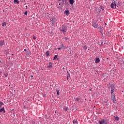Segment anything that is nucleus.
<instances>
[{
	"label": "nucleus",
	"mask_w": 124,
	"mask_h": 124,
	"mask_svg": "<svg viewBox=\"0 0 124 124\" xmlns=\"http://www.w3.org/2000/svg\"><path fill=\"white\" fill-rule=\"evenodd\" d=\"M27 7H28V6H26V8H27Z\"/></svg>",
	"instance_id": "49530a36"
},
{
	"label": "nucleus",
	"mask_w": 124,
	"mask_h": 124,
	"mask_svg": "<svg viewBox=\"0 0 124 124\" xmlns=\"http://www.w3.org/2000/svg\"><path fill=\"white\" fill-rule=\"evenodd\" d=\"M27 54L28 55V56H30V55H31V51L30 50H28L27 52Z\"/></svg>",
	"instance_id": "b1692460"
},
{
	"label": "nucleus",
	"mask_w": 124,
	"mask_h": 124,
	"mask_svg": "<svg viewBox=\"0 0 124 124\" xmlns=\"http://www.w3.org/2000/svg\"><path fill=\"white\" fill-rule=\"evenodd\" d=\"M111 100L113 101V103H116V97L113 93H111Z\"/></svg>",
	"instance_id": "f03ea898"
},
{
	"label": "nucleus",
	"mask_w": 124,
	"mask_h": 124,
	"mask_svg": "<svg viewBox=\"0 0 124 124\" xmlns=\"http://www.w3.org/2000/svg\"><path fill=\"white\" fill-rule=\"evenodd\" d=\"M100 44V43H99L98 45H99Z\"/></svg>",
	"instance_id": "5fc2aeb1"
},
{
	"label": "nucleus",
	"mask_w": 124,
	"mask_h": 124,
	"mask_svg": "<svg viewBox=\"0 0 124 124\" xmlns=\"http://www.w3.org/2000/svg\"><path fill=\"white\" fill-rule=\"evenodd\" d=\"M66 30H67V25L64 24L62 26V29L61 30V31L63 32H66Z\"/></svg>",
	"instance_id": "f257e3e1"
},
{
	"label": "nucleus",
	"mask_w": 124,
	"mask_h": 124,
	"mask_svg": "<svg viewBox=\"0 0 124 124\" xmlns=\"http://www.w3.org/2000/svg\"><path fill=\"white\" fill-rule=\"evenodd\" d=\"M83 49H85V50H87V46H83Z\"/></svg>",
	"instance_id": "393cba45"
},
{
	"label": "nucleus",
	"mask_w": 124,
	"mask_h": 124,
	"mask_svg": "<svg viewBox=\"0 0 124 124\" xmlns=\"http://www.w3.org/2000/svg\"><path fill=\"white\" fill-rule=\"evenodd\" d=\"M61 49H62L61 47L58 48V50H61Z\"/></svg>",
	"instance_id": "f704fd0d"
},
{
	"label": "nucleus",
	"mask_w": 124,
	"mask_h": 124,
	"mask_svg": "<svg viewBox=\"0 0 124 124\" xmlns=\"http://www.w3.org/2000/svg\"><path fill=\"white\" fill-rule=\"evenodd\" d=\"M64 109L65 111H67V108H65Z\"/></svg>",
	"instance_id": "473e14b6"
},
{
	"label": "nucleus",
	"mask_w": 124,
	"mask_h": 124,
	"mask_svg": "<svg viewBox=\"0 0 124 124\" xmlns=\"http://www.w3.org/2000/svg\"><path fill=\"white\" fill-rule=\"evenodd\" d=\"M55 113H57V111H55Z\"/></svg>",
	"instance_id": "603ef678"
},
{
	"label": "nucleus",
	"mask_w": 124,
	"mask_h": 124,
	"mask_svg": "<svg viewBox=\"0 0 124 124\" xmlns=\"http://www.w3.org/2000/svg\"><path fill=\"white\" fill-rule=\"evenodd\" d=\"M24 14H25V15L27 16L28 15V11L25 12Z\"/></svg>",
	"instance_id": "c85d7f7f"
},
{
	"label": "nucleus",
	"mask_w": 124,
	"mask_h": 124,
	"mask_svg": "<svg viewBox=\"0 0 124 124\" xmlns=\"http://www.w3.org/2000/svg\"><path fill=\"white\" fill-rule=\"evenodd\" d=\"M12 56H14V54H12Z\"/></svg>",
	"instance_id": "de8ad7c7"
},
{
	"label": "nucleus",
	"mask_w": 124,
	"mask_h": 124,
	"mask_svg": "<svg viewBox=\"0 0 124 124\" xmlns=\"http://www.w3.org/2000/svg\"><path fill=\"white\" fill-rule=\"evenodd\" d=\"M24 51H27V49H24Z\"/></svg>",
	"instance_id": "a18cd8bd"
},
{
	"label": "nucleus",
	"mask_w": 124,
	"mask_h": 124,
	"mask_svg": "<svg viewBox=\"0 0 124 124\" xmlns=\"http://www.w3.org/2000/svg\"><path fill=\"white\" fill-rule=\"evenodd\" d=\"M105 123H108V124H109V122L108 121H106V120H105Z\"/></svg>",
	"instance_id": "c9c22d12"
},
{
	"label": "nucleus",
	"mask_w": 124,
	"mask_h": 124,
	"mask_svg": "<svg viewBox=\"0 0 124 124\" xmlns=\"http://www.w3.org/2000/svg\"><path fill=\"white\" fill-rule=\"evenodd\" d=\"M102 44H103V42H101V45H102Z\"/></svg>",
	"instance_id": "58836bf2"
},
{
	"label": "nucleus",
	"mask_w": 124,
	"mask_h": 124,
	"mask_svg": "<svg viewBox=\"0 0 124 124\" xmlns=\"http://www.w3.org/2000/svg\"><path fill=\"white\" fill-rule=\"evenodd\" d=\"M4 76H5V77H7L8 75L7 74H4Z\"/></svg>",
	"instance_id": "72a5a7b5"
},
{
	"label": "nucleus",
	"mask_w": 124,
	"mask_h": 124,
	"mask_svg": "<svg viewBox=\"0 0 124 124\" xmlns=\"http://www.w3.org/2000/svg\"><path fill=\"white\" fill-rule=\"evenodd\" d=\"M57 58H58V55H55L54 56V58H53V60L55 61V60H56Z\"/></svg>",
	"instance_id": "5701e85b"
},
{
	"label": "nucleus",
	"mask_w": 124,
	"mask_h": 124,
	"mask_svg": "<svg viewBox=\"0 0 124 124\" xmlns=\"http://www.w3.org/2000/svg\"><path fill=\"white\" fill-rule=\"evenodd\" d=\"M2 26L3 27H4V26H6V23H5V22L2 23Z\"/></svg>",
	"instance_id": "4be33fe9"
},
{
	"label": "nucleus",
	"mask_w": 124,
	"mask_h": 124,
	"mask_svg": "<svg viewBox=\"0 0 124 124\" xmlns=\"http://www.w3.org/2000/svg\"><path fill=\"white\" fill-rule=\"evenodd\" d=\"M33 39H34V40H35V39H36V38L35 37V36H33Z\"/></svg>",
	"instance_id": "c756f323"
},
{
	"label": "nucleus",
	"mask_w": 124,
	"mask_h": 124,
	"mask_svg": "<svg viewBox=\"0 0 124 124\" xmlns=\"http://www.w3.org/2000/svg\"><path fill=\"white\" fill-rule=\"evenodd\" d=\"M58 0V1H61V0Z\"/></svg>",
	"instance_id": "37998d69"
},
{
	"label": "nucleus",
	"mask_w": 124,
	"mask_h": 124,
	"mask_svg": "<svg viewBox=\"0 0 124 124\" xmlns=\"http://www.w3.org/2000/svg\"><path fill=\"white\" fill-rule=\"evenodd\" d=\"M114 120H115V121H116V122H118V120H119V117H118V116L115 117L114 116Z\"/></svg>",
	"instance_id": "6ab92c4d"
},
{
	"label": "nucleus",
	"mask_w": 124,
	"mask_h": 124,
	"mask_svg": "<svg viewBox=\"0 0 124 124\" xmlns=\"http://www.w3.org/2000/svg\"><path fill=\"white\" fill-rule=\"evenodd\" d=\"M52 65H53V63L51 62H49V65L47 66L48 68H51Z\"/></svg>",
	"instance_id": "9d476101"
},
{
	"label": "nucleus",
	"mask_w": 124,
	"mask_h": 124,
	"mask_svg": "<svg viewBox=\"0 0 124 124\" xmlns=\"http://www.w3.org/2000/svg\"><path fill=\"white\" fill-rule=\"evenodd\" d=\"M21 2H23V1H21Z\"/></svg>",
	"instance_id": "6e6d98bb"
},
{
	"label": "nucleus",
	"mask_w": 124,
	"mask_h": 124,
	"mask_svg": "<svg viewBox=\"0 0 124 124\" xmlns=\"http://www.w3.org/2000/svg\"><path fill=\"white\" fill-rule=\"evenodd\" d=\"M100 44V43H99L98 45H99Z\"/></svg>",
	"instance_id": "864d4df0"
},
{
	"label": "nucleus",
	"mask_w": 124,
	"mask_h": 124,
	"mask_svg": "<svg viewBox=\"0 0 124 124\" xmlns=\"http://www.w3.org/2000/svg\"><path fill=\"white\" fill-rule=\"evenodd\" d=\"M115 4H116V6L117 7H120V6H121V2H119L118 1H115Z\"/></svg>",
	"instance_id": "423d86ee"
},
{
	"label": "nucleus",
	"mask_w": 124,
	"mask_h": 124,
	"mask_svg": "<svg viewBox=\"0 0 124 124\" xmlns=\"http://www.w3.org/2000/svg\"><path fill=\"white\" fill-rule=\"evenodd\" d=\"M52 24H53V25H54V24H55V22H54V21L53 22V21H52Z\"/></svg>",
	"instance_id": "4c0bfd02"
},
{
	"label": "nucleus",
	"mask_w": 124,
	"mask_h": 124,
	"mask_svg": "<svg viewBox=\"0 0 124 124\" xmlns=\"http://www.w3.org/2000/svg\"><path fill=\"white\" fill-rule=\"evenodd\" d=\"M107 124L108 123H105V120L103 119L102 121H99V124Z\"/></svg>",
	"instance_id": "0eeeda50"
},
{
	"label": "nucleus",
	"mask_w": 124,
	"mask_h": 124,
	"mask_svg": "<svg viewBox=\"0 0 124 124\" xmlns=\"http://www.w3.org/2000/svg\"><path fill=\"white\" fill-rule=\"evenodd\" d=\"M67 73H68V72H69L68 71H67Z\"/></svg>",
	"instance_id": "09e8293b"
},
{
	"label": "nucleus",
	"mask_w": 124,
	"mask_h": 124,
	"mask_svg": "<svg viewBox=\"0 0 124 124\" xmlns=\"http://www.w3.org/2000/svg\"><path fill=\"white\" fill-rule=\"evenodd\" d=\"M73 124H77V120H74L73 121Z\"/></svg>",
	"instance_id": "412c9836"
},
{
	"label": "nucleus",
	"mask_w": 124,
	"mask_h": 124,
	"mask_svg": "<svg viewBox=\"0 0 124 124\" xmlns=\"http://www.w3.org/2000/svg\"><path fill=\"white\" fill-rule=\"evenodd\" d=\"M99 8V10H103V7L101 6Z\"/></svg>",
	"instance_id": "a878e982"
},
{
	"label": "nucleus",
	"mask_w": 124,
	"mask_h": 124,
	"mask_svg": "<svg viewBox=\"0 0 124 124\" xmlns=\"http://www.w3.org/2000/svg\"><path fill=\"white\" fill-rule=\"evenodd\" d=\"M31 77L32 78L33 77V76H31Z\"/></svg>",
	"instance_id": "79ce46f5"
},
{
	"label": "nucleus",
	"mask_w": 124,
	"mask_h": 124,
	"mask_svg": "<svg viewBox=\"0 0 124 124\" xmlns=\"http://www.w3.org/2000/svg\"><path fill=\"white\" fill-rule=\"evenodd\" d=\"M14 2H15V3H16H16L17 4H19V0H14Z\"/></svg>",
	"instance_id": "aec40b11"
},
{
	"label": "nucleus",
	"mask_w": 124,
	"mask_h": 124,
	"mask_svg": "<svg viewBox=\"0 0 124 124\" xmlns=\"http://www.w3.org/2000/svg\"><path fill=\"white\" fill-rule=\"evenodd\" d=\"M59 5H61V3H59Z\"/></svg>",
	"instance_id": "8fccbe9b"
},
{
	"label": "nucleus",
	"mask_w": 124,
	"mask_h": 124,
	"mask_svg": "<svg viewBox=\"0 0 124 124\" xmlns=\"http://www.w3.org/2000/svg\"><path fill=\"white\" fill-rule=\"evenodd\" d=\"M75 101H78V102L81 101V99L79 98H77Z\"/></svg>",
	"instance_id": "dca6fc26"
},
{
	"label": "nucleus",
	"mask_w": 124,
	"mask_h": 124,
	"mask_svg": "<svg viewBox=\"0 0 124 124\" xmlns=\"http://www.w3.org/2000/svg\"><path fill=\"white\" fill-rule=\"evenodd\" d=\"M56 92H57V95H59L60 93H59V90H56Z\"/></svg>",
	"instance_id": "bb28decb"
},
{
	"label": "nucleus",
	"mask_w": 124,
	"mask_h": 124,
	"mask_svg": "<svg viewBox=\"0 0 124 124\" xmlns=\"http://www.w3.org/2000/svg\"><path fill=\"white\" fill-rule=\"evenodd\" d=\"M46 54L47 57H49L50 56V53H49L48 51H46Z\"/></svg>",
	"instance_id": "f3484780"
},
{
	"label": "nucleus",
	"mask_w": 124,
	"mask_h": 124,
	"mask_svg": "<svg viewBox=\"0 0 124 124\" xmlns=\"http://www.w3.org/2000/svg\"><path fill=\"white\" fill-rule=\"evenodd\" d=\"M3 111L4 112V108H1L0 109V113H1V112H3Z\"/></svg>",
	"instance_id": "a211bd4d"
},
{
	"label": "nucleus",
	"mask_w": 124,
	"mask_h": 124,
	"mask_svg": "<svg viewBox=\"0 0 124 124\" xmlns=\"http://www.w3.org/2000/svg\"><path fill=\"white\" fill-rule=\"evenodd\" d=\"M64 13L65 14V15H67V16H68V15H69V11L67 10V11H64Z\"/></svg>",
	"instance_id": "ddd939ff"
},
{
	"label": "nucleus",
	"mask_w": 124,
	"mask_h": 124,
	"mask_svg": "<svg viewBox=\"0 0 124 124\" xmlns=\"http://www.w3.org/2000/svg\"><path fill=\"white\" fill-rule=\"evenodd\" d=\"M3 45H4V41H0V46H2Z\"/></svg>",
	"instance_id": "9b49d317"
},
{
	"label": "nucleus",
	"mask_w": 124,
	"mask_h": 124,
	"mask_svg": "<svg viewBox=\"0 0 124 124\" xmlns=\"http://www.w3.org/2000/svg\"><path fill=\"white\" fill-rule=\"evenodd\" d=\"M4 108V105L3 103L0 102V108Z\"/></svg>",
	"instance_id": "1a4fd4ad"
},
{
	"label": "nucleus",
	"mask_w": 124,
	"mask_h": 124,
	"mask_svg": "<svg viewBox=\"0 0 124 124\" xmlns=\"http://www.w3.org/2000/svg\"><path fill=\"white\" fill-rule=\"evenodd\" d=\"M70 78V74L68 73V75H67V79H68V78Z\"/></svg>",
	"instance_id": "cd10ccee"
},
{
	"label": "nucleus",
	"mask_w": 124,
	"mask_h": 124,
	"mask_svg": "<svg viewBox=\"0 0 124 124\" xmlns=\"http://www.w3.org/2000/svg\"><path fill=\"white\" fill-rule=\"evenodd\" d=\"M65 39L66 40H67V37H65Z\"/></svg>",
	"instance_id": "a19ab883"
},
{
	"label": "nucleus",
	"mask_w": 124,
	"mask_h": 124,
	"mask_svg": "<svg viewBox=\"0 0 124 124\" xmlns=\"http://www.w3.org/2000/svg\"><path fill=\"white\" fill-rule=\"evenodd\" d=\"M93 27H94V28H95L96 29L97 28V24H96V23H95V22H94L93 24Z\"/></svg>",
	"instance_id": "f8f14e48"
},
{
	"label": "nucleus",
	"mask_w": 124,
	"mask_h": 124,
	"mask_svg": "<svg viewBox=\"0 0 124 124\" xmlns=\"http://www.w3.org/2000/svg\"><path fill=\"white\" fill-rule=\"evenodd\" d=\"M95 60H96L95 61V63H98V62H100V60L99 59V58H96Z\"/></svg>",
	"instance_id": "6e6552de"
},
{
	"label": "nucleus",
	"mask_w": 124,
	"mask_h": 124,
	"mask_svg": "<svg viewBox=\"0 0 124 124\" xmlns=\"http://www.w3.org/2000/svg\"><path fill=\"white\" fill-rule=\"evenodd\" d=\"M2 73V72H1V71H0V76L1 75V74Z\"/></svg>",
	"instance_id": "e433bc0d"
},
{
	"label": "nucleus",
	"mask_w": 124,
	"mask_h": 124,
	"mask_svg": "<svg viewBox=\"0 0 124 124\" xmlns=\"http://www.w3.org/2000/svg\"><path fill=\"white\" fill-rule=\"evenodd\" d=\"M90 91H92V89H90Z\"/></svg>",
	"instance_id": "3c124183"
},
{
	"label": "nucleus",
	"mask_w": 124,
	"mask_h": 124,
	"mask_svg": "<svg viewBox=\"0 0 124 124\" xmlns=\"http://www.w3.org/2000/svg\"><path fill=\"white\" fill-rule=\"evenodd\" d=\"M0 63H1V61H0Z\"/></svg>",
	"instance_id": "c03bdc74"
},
{
	"label": "nucleus",
	"mask_w": 124,
	"mask_h": 124,
	"mask_svg": "<svg viewBox=\"0 0 124 124\" xmlns=\"http://www.w3.org/2000/svg\"><path fill=\"white\" fill-rule=\"evenodd\" d=\"M32 124H35V122H34V121H32Z\"/></svg>",
	"instance_id": "2f4dec72"
},
{
	"label": "nucleus",
	"mask_w": 124,
	"mask_h": 124,
	"mask_svg": "<svg viewBox=\"0 0 124 124\" xmlns=\"http://www.w3.org/2000/svg\"><path fill=\"white\" fill-rule=\"evenodd\" d=\"M56 19L54 18H51V21H53V20H55Z\"/></svg>",
	"instance_id": "7c9ffc66"
},
{
	"label": "nucleus",
	"mask_w": 124,
	"mask_h": 124,
	"mask_svg": "<svg viewBox=\"0 0 124 124\" xmlns=\"http://www.w3.org/2000/svg\"><path fill=\"white\" fill-rule=\"evenodd\" d=\"M114 92H115V86L114 85L111 86V93H113Z\"/></svg>",
	"instance_id": "20e7f679"
},
{
	"label": "nucleus",
	"mask_w": 124,
	"mask_h": 124,
	"mask_svg": "<svg viewBox=\"0 0 124 124\" xmlns=\"http://www.w3.org/2000/svg\"><path fill=\"white\" fill-rule=\"evenodd\" d=\"M70 4H73L74 3V0H69Z\"/></svg>",
	"instance_id": "4468645a"
},
{
	"label": "nucleus",
	"mask_w": 124,
	"mask_h": 124,
	"mask_svg": "<svg viewBox=\"0 0 124 124\" xmlns=\"http://www.w3.org/2000/svg\"><path fill=\"white\" fill-rule=\"evenodd\" d=\"M62 69H65V67H63Z\"/></svg>",
	"instance_id": "ea45409f"
},
{
	"label": "nucleus",
	"mask_w": 124,
	"mask_h": 124,
	"mask_svg": "<svg viewBox=\"0 0 124 124\" xmlns=\"http://www.w3.org/2000/svg\"><path fill=\"white\" fill-rule=\"evenodd\" d=\"M110 7L111 8H116V3L115 2V1H114L113 2L111 3V5H110Z\"/></svg>",
	"instance_id": "7ed1b4c3"
},
{
	"label": "nucleus",
	"mask_w": 124,
	"mask_h": 124,
	"mask_svg": "<svg viewBox=\"0 0 124 124\" xmlns=\"http://www.w3.org/2000/svg\"><path fill=\"white\" fill-rule=\"evenodd\" d=\"M60 47L61 48V49H62V50L64 49V46H63V44H62L61 45Z\"/></svg>",
	"instance_id": "2eb2a0df"
},
{
	"label": "nucleus",
	"mask_w": 124,
	"mask_h": 124,
	"mask_svg": "<svg viewBox=\"0 0 124 124\" xmlns=\"http://www.w3.org/2000/svg\"><path fill=\"white\" fill-rule=\"evenodd\" d=\"M62 1L63 2V4H65V5H69L67 0H62Z\"/></svg>",
	"instance_id": "39448f33"
}]
</instances>
